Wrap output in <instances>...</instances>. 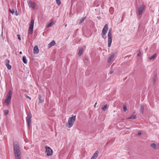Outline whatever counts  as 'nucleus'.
I'll return each mask as SVG.
<instances>
[{
  "label": "nucleus",
  "mask_w": 159,
  "mask_h": 159,
  "mask_svg": "<svg viewBox=\"0 0 159 159\" xmlns=\"http://www.w3.org/2000/svg\"><path fill=\"white\" fill-rule=\"evenodd\" d=\"M14 13H15V15L16 16H18V13L17 10H16L15 11Z\"/></svg>",
  "instance_id": "nucleus-33"
},
{
  "label": "nucleus",
  "mask_w": 159,
  "mask_h": 159,
  "mask_svg": "<svg viewBox=\"0 0 159 159\" xmlns=\"http://www.w3.org/2000/svg\"><path fill=\"white\" fill-rule=\"evenodd\" d=\"M112 29L110 28L107 34L108 36V47H110L111 45V43H112V37L111 34Z\"/></svg>",
  "instance_id": "nucleus-3"
},
{
  "label": "nucleus",
  "mask_w": 159,
  "mask_h": 159,
  "mask_svg": "<svg viewBox=\"0 0 159 159\" xmlns=\"http://www.w3.org/2000/svg\"><path fill=\"white\" fill-rule=\"evenodd\" d=\"M111 10H113V8L112 7H111L110 8L109 11H110Z\"/></svg>",
  "instance_id": "nucleus-38"
},
{
  "label": "nucleus",
  "mask_w": 159,
  "mask_h": 159,
  "mask_svg": "<svg viewBox=\"0 0 159 159\" xmlns=\"http://www.w3.org/2000/svg\"><path fill=\"white\" fill-rule=\"evenodd\" d=\"M25 97L26 98H28V99H29L30 100H31V98L30 97H29L27 95L25 94Z\"/></svg>",
  "instance_id": "nucleus-31"
},
{
  "label": "nucleus",
  "mask_w": 159,
  "mask_h": 159,
  "mask_svg": "<svg viewBox=\"0 0 159 159\" xmlns=\"http://www.w3.org/2000/svg\"><path fill=\"white\" fill-rule=\"evenodd\" d=\"M5 64H6V65H7L9 64V63L10 62L9 60L8 59H6L5 61Z\"/></svg>",
  "instance_id": "nucleus-29"
},
{
  "label": "nucleus",
  "mask_w": 159,
  "mask_h": 159,
  "mask_svg": "<svg viewBox=\"0 0 159 159\" xmlns=\"http://www.w3.org/2000/svg\"><path fill=\"white\" fill-rule=\"evenodd\" d=\"M67 26V24H65V27H66Z\"/></svg>",
  "instance_id": "nucleus-41"
},
{
  "label": "nucleus",
  "mask_w": 159,
  "mask_h": 159,
  "mask_svg": "<svg viewBox=\"0 0 159 159\" xmlns=\"http://www.w3.org/2000/svg\"><path fill=\"white\" fill-rule=\"evenodd\" d=\"M46 152L48 156H50L52 155L53 151L49 147L46 146L45 147Z\"/></svg>",
  "instance_id": "nucleus-7"
},
{
  "label": "nucleus",
  "mask_w": 159,
  "mask_h": 159,
  "mask_svg": "<svg viewBox=\"0 0 159 159\" xmlns=\"http://www.w3.org/2000/svg\"><path fill=\"white\" fill-rule=\"evenodd\" d=\"M16 159H21V151H14Z\"/></svg>",
  "instance_id": "nucleus-9"
},
{
  "label": "nucleus",
  "mask_w": 159,
  "mask_h": 159,
  "mask_svg": "<svg viewBox=\"0 0 159 159\" xmlns=\"http://www.w3.org/2000/svg\"><path fill=\"white\" fill-rule=\"evenodd\" d=\"M39 102L40 103H42L43 101L41 100V97H39Z\"/></svg>",
  "instance_id": "nucleus-32"
},
{
  "label": "nucleus",
  "mask_w": 159,
  "mask_h": 159,
  "mask_svg": "<svg viewBox=\"0 0 159 159\" xmlns=\"http://www.w3.org/2000/svg\"><path fill=\"white\" fill-rule=\"evenodd\" d=\"M32 117V115L30 113L28 115V117L27 118H31Z\"/></svg>",
  "instance_id": "nucleus-30"
},
{
  "label": "nucleus",
  "mask_w": 159,
  "mask_h": 159,
  "mask_svg": "<svg viewBox=\"0 0 159 159\" xmlns=\"http://www.w3.org/2000/svg\"><path fill=\"white\" fill-rule=\"evenodd\" d=\"M39 52L38 47L37 45L34 46V48L33 53L34 54H38Z\"/></svg>",
  "instance_id": "nucleus-10"
},
{
  "label": "nucleus",
  "mask_w": 159,
  "mask_h": 159,
  "mask_svg": "<svg viewBox=\"0 0 159 159\" xmlns=\"http://www.w3.org/2000/svg\"><path fill=\"white\" fill-rule=\"evenodd\" d=\"M14 151H20V147L18 143L15 142L13 145Z\"/></svg>",
  "instance_id": "nucleus-8"
},
{
  "label": "nucleus",
  "mask_w": 159,
  "mask_h": 159,
  "mask_svg": "<svg viewBox=\"0 0 159 159\" xmlns=\"http://www.w3.org/2000/svg\"><path fill=\"white\" fill-rule=\"evenodd\" d=\"M151 146L155 149H156L158 148V145H157L155 143H152L151 144Z\"/></svg>",
  "instance_id": "nucleus-16"
},
{
  "label": "nucleus",
  "mask_w": 159,
  "mask_h": 159,
  "mask_svg": "<svg viewBox=\"0 0 159 159\" xmlns=\"http://www.w3.org/2000/svg\"><path fill=\"white\" fill-rule=\"evenodd\" d=\"M140 54H141V53H140V52H139L138 53V54H137V56H138V57H139V56H140Z\"/></svg>",
  "instance_id": "nucleus-35"
},
{
  "label": "nucleus",
  "mask_w": 159,
  "mask_h": 159,
  "mask_svg": "<svg viewBox=\"0 0 159 159\" xmlns=\"http://www.w3.org/2000/svg\"><path fill=\"white\" fill-rule=\"evenodd\" d=\"M142 108V110L141 111V112L142 113H143V107H141Z\"/></svg>",
  "instance_id": "nucleus-36"
},
{
  "label": "nucleus",
  "mask_w": 159,
  "mask_h": 159,
  "mask_svg": "<svg viewBox=\"0 0 159 159\" xmlns=\"http://www.w3.org/2000/svg\"><path fill=\"white\" fill-rule=\"evenodd\" d=\"M57 4L58 5L60 6L61 4V1L60 0H57L56 1Z\"/></svg>",
  "instance_id": "nucleus-25"
},
{
  "label": "nucleus",
  "mask_w": 159,
  "mask_h": 159,
  "mask_svg": "<svg viewBox=\"0 0 159 159\" xmlns=\"http://www.w3.org/2000/svg\"><path fill=\"white\" fill-rule=\"evenodd\" d=\"M123 111L124 112L126 111L127 110V107L126 105L124 104L123 105Z\"/></svg>",
  "instance_id": "nucleus-23"
},
{
  "label": "nucleus",
  "mask_w": 159,
  "mask_h": 159,
  "mask_svg": "<svg viewBox=\"0 0 159 159\" xmlns=\"http://www.w3.org/2000/svg\"><path fill=\"white\" fill-rule=\"evenodd\" d=\"M97 102H96V103H95V104H94V107H96V105H97Z\"/></svg>",
  "instance_id": "nucleus-39"
},
{
  "label": "nucleus",
  "mask_w": 159,
  "mask_h": 159,
  "mask_svg": "<svg viewBox=\"0 0 159 159\" xmlns=\"http://www.w3.org/2000/svg\"><path fill=\"white\" fill-rule=\"evenodd\" d=\"M56 44V43L54 41H52L49 43L48 44V48H50L52 46H54Z\"/></svg>",
  "instance_id": "nucleus-13"
},
{
  "label": "nucleus",
  "mask_w": 159,
  "mask_h": 159,
  "mask_svg": "<svg viewBox=\"0 0 159 159\" xmlns=\"http://www.w3.org/2000/svg\"><path fill=\"white\" fill-rule=\"evenodd\" d=\"M156 56H157V54H154L153 56H151L150 57H149V59L150 60L154 59H155V58L156 57Z\"/></svg>",
  "instance_id": "nucleus-18"
},
{
  "label": "nucleus",
  "mask_w": 159,
  "mask_h": 159,
  "mask_svg": "<svg viewBox=\"0 0 159 159\" xmlns=\"http://www.w3.org/2000/svg\"><path fill=\"white\" fill-rule=\"evenodd\" d=\"M55 24V22L54 21H52L51 23H50L48 24L46 26L47 27H51L52 25Z\"/></svg>",
  "instance_id": "nucleus-17"
},
{
  "label": "nucleus",
  "mask_w": 159,
  "mask_h": 159,
  "mask_svg": "<svg viewBox=\"0 0 159 159\" xmlns=\"http://www.w3.org/2000/svg\"><path fill=\"white\" fill-rule=\"evenodd\" d=\"M6 66H7V69L8 70H10L11 69V66L10 65H9V64L6 65Z\"/></svg>",
  "instance_id": "nucleus-26"
},
{
  "label": "nucleus",
  "mask_w": 159,
  "mask_h": 159,
  "mask_svg": "<svg viewBox=\"0 0 159 159\" xmlns=\"http://www.w3.org/2000/svg\"><path fill=\"white\" fill-rule=\"evenodd\" d=\"M98 154V151H96L95 153L93 154L92 156L91 159H96L97 157Z\"/></svg>",
  "instance_id": "nucleus-11"
},
{
  "label": "nucleus",
  "mask_w": 159,
  "mask_h": 159,
  "mask_svg": "<svg viewBox=\"0 0 159 159\" xmlns=\"http://www.w3.org/2000/svg\"><path fill=\"white\" fill-rule=\"evenodd\" d=\"M27 120L28 122V126L29 129H30L31 127V118H27Z\"/></svg>",
  "instance_id": "nucleus-14"
},
{
  "label": "nucleus",
  "mask_w": 159,
  "mask_h": 159,
  "mask_svg": "<svg viewBox=\"0 0 159 159\" xmlns=\"http://www.w3.org/2000/svg\"><path fill=\"white\" fill-rule=\"evenodd\" d=\"M144 9V7L143 6H141L140 7L139 9L138 10V12L139 15H140Z\"/></svg>",
  "instance_id": "nucleus-15"
},
{
  "label": "nucleus",
  "mask_w": 159,
  "mask_h": 159,
  "mask_svg": "<svg viewBox=\"0 0 159 159\" xmlns=\"http://www.w3.org/2000/svg\"><path fill=\"white\" fill-rule=\"evenodd\" d=\"M34 21L33 20H31L30 23L29 29V33L30 34H32L33 33L34 26Z\"/></svg>",
  "instance_id": "nucleus-6"
},
{
  "label": "nucleus",
  "mask_w": 159,
  "mask_h": 159,
  "mask_svg": "<svg viewBox=\"0 0 159 159\" xmlns=\"http://www.w3.org/2000/svg\"><path fill=\"white\" fill-rule=\"evenodd\" d=\"M9 11L10 13H11L12 14L14 13H15V11L13 9H10Z\"/></svg>",
  "instance_id": "nucleus-28"
},
{
  "label": "nucleus",
  "mask_w": 159,
  "mask_h": 159,
  "mask_svg": "<svg viewBox=\"0 0 159 159\" xmlns=\"http://www.w3.org/2000/svg\"><path fill=\"white\" fill-rule=\"evenodd\" d=\"M17 37H18V39L20 40H21V38H20V35L18 34V35H17Z\"/></svg>",
  "instance_id": "nucleus-34"
},
{
  "label": "nucleus",
  "mask_w": 159,
  "mask_h": 159,
  "mask_svg": "<svg viewBox=\"0 0 159 159\" xmlns=\"http://www.w3.org/2000/svg\"><path fill=\"white\" fill-rule=\"evenodd\" d=\"M22 60L23 62L25 64H26L27 62V60L26 59V57L25 56H23L22 58Z\"/></svg>",
  "instance_id": "nucleus-19"
},
{
  "label": "nucleus",
  "mask_w": 159,
  "mask_h": 159,
  "mask_svg": "<svg viewBox=\"0 0 159 159\" xmlns=\"http://www.w3.org/2000/svg\"><path fill=\"white\" fill-rule=\"evenodd\" d=\"M107 108V105H105L103 106H102L101 107V109L103 111H105L106 110Z\"/></svg>",
  "instance_id": "nucleus-20"
},
{
  "label": "nucleus",
  "mask_w": 159,
  "mask_h": 159,
  "mask_svg": "<svg viewBox=\"0 0 159 159\" xmlns=\"http://www.w3.org/2000/svg\"><path fill=\"white\" fill-rule=\"evenodd\" d=\"M85 18H86V17H84L82 19H80V24L81 23L83 22L84 21V20H85Z\"/></svg>",
  "instance_id": "nucleus-27"
},
{
  "label": "nucleus",
  "mask_w": 159,
  "mask_h": 159,
  "mask_svg": "<svg viewBox=\"0 0 159 159\" xmlns=\"http://www.w3.org/2000/svg\"><path fill=\"white\" fill-rule=\"evenodd\" d=\"M137 134L138 135H141V132H139V133H138Z\"/></svg>",
  "instance_id": "nucleus-37"
},
{
  "label": "nucleus",
  "mask_w": 159,
  "mask_h": 159,
  "mask_svg": "<svg viewBox=\"0 0 159 159\" xmlns=\"http://www.w3.org/2000/svg\"><path fill=\"white\" fill-rule=\"evenodd\" d=\"M108 30V25L107 24H106L103 27L102 33V36L104 39H106V34Z\"/></svg>",
  "instance_id": "nucleus-4"
},
{
  "label": "nucleus",
  "mask_w": 159,
  "mask_h": 159,
  "mask_svg": "<svg viewBox=\"0 0 159 159\" xmlns=\"http://www.w3.org/2000/svg\"><path fill=\"white\" fill-rule=\"evenodd\" d=\"M8 112H9L8 110H4V112L5 116H6L8 114Z\"/></svg>",
  "instance_id": "nucleus-24"
},
{
  "label": "nucleus",
  "mask_w": 159,
  "mask_h": 159,
  "mask_svg": "<svg viewBox=\"0 0 159 159\" xmlns=\"http://www.w3.org/2000/svg\"><path fill=\"white\" fill-rule=\"evenodd\" d=\"M136 118V116L134 115H133L132 116H130V117H129V118H127V119H135Z\"/></svg>",
  "instance_id": "nucleus-21"
},
{
  "label": "nucleus",
  "mask_w": 159,
  "mask_h": 159,
  "mask_svg": "<svg viewBox=\"0 0 159 159\" xmlns=\"http://www.w3.org/2000/svg\"><path fill=\"white\" fill-rule=\"evenodd\" d=\"M115 55L114 53H112L110 57L107 60V62L110 63L112 59L115 57Z\"/></svg>",
  "instance_id": "nucleus-12"
},
{
  "label": "nucleus",
  "mask_w": 159,
  "mask_h": 159,
  "mask_svg": "<svg viewBox=\"0 0 159 159\" xmlns=\"http://www.w3.org/2000/svg\"><path fill=\"white\" fill-rule=\"evenodd\" d=\"M27 3L29 7L33 9H36V4L35 2H33L31 0L27 1Z\"/></svg>",
  "instance_id": "nucleus-5"
},
{
  "label": "nucleus",
  "mask_w": 159,
  "mask_h": 159,
  "mask_svg": "<svg viewBox=\"0 0 159 159\" xmlns=\"http://www.w3.org/2000/svg\"><path fill=\"white\" fill-rule=\"evenodd\" d=\"M12 95V94L11 90H9L4 101V103L5 105L7 106H8L11 102Z\"/></svg>",
  "instance_id": "nucleus-2"
},
{
  "label": "nucleus",
  "mask_w": 159,
  "mask_h": 159,
  "mask_svg": "<svg viewBox=\"0 0 159 159\" xmlns=\"http://www.w3.org/2000/svg\"><path fill=\"white\" fill-rule=\"evenodd\" d=\"M83 52V49H80L79 50V53H78L79 55V56L81 55H82V54Z\"/></svg>",
  "instance_id": "nucleus-22"
},
{
  "label": "nucleus",
  "mask_w": 159,
  "mask_h": 159,
  "mask_svg": "<svg viewBox=\"0 0 159 159\" xmlns=\"http://www.w3.org/2000/svg\"><path fill=\"white\" fill-rule=\"evenodd\" d=\"M19 53H20V54H21L22 53V52L20 51V52H19Z\"/></svg>",
  "instance_id": "nucleus-40"
},
{
  "label": "nucleus",
  "mask_w": 159,
  "mask_h": 159,
  "mask_svg": "<svg viewBox=\"0 0 159 159\" xmlns=\"http://www.w3.org/2000/svg\"><path fill=\"white\" fill-rule=\"evenodd\" d=\"M76 120V116H72L70 117L68 120L67 123L66 124V126L69 128L71 127Z\"/></svg>",
  "instance_id": "nucleus-1"
}]
</instances>
